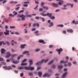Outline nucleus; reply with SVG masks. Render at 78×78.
I'll return each instance as SVG.
<instances>
[{
  "instance_id": "nucleus-47",
  "label": "nucleus",
  "mask_w": 78,
  "mask_h": 78,
  "mask_svg": "<svg viewBox=\"0 0 78 78\" xmlns=\"http://www.w3.org/2000/svg\"><path fill=\"white\" fill-rule=\"evenodd\" d=\"M7 2V0H5L3 2H2V3L3 4L5 3H6V2Z\"/></svg>"
},
{
  "instance_id": "nucleus-2",
  "label": "nucleus",
  "mask_w": 78,
  "mask_h": 78,
  "mask_svg": "<svg viewBox=\"0 0 78 78\" xmlns=\"http://www.w3.org/2000/svg\"><path fill=\"white\" fill-rule=\"evenodd\" d=\"M56 50L57 51H58V52L59 55H60V54L61 53V51H63V50L62 48L56 49Z\"/></svg>"
},
{
  "instance_id": "nucleus-13",
  "label": "nucleus",
  "mask_w": 78,
  "mask_h": 78,
  "mask_svg": "<svg viewBox=\"0 0 78 78\" xmlns=\"http://www.w3.org/2000/svg\"><path fill=\"white\" fill-rule=\"evenodd\" d=\"M38 33L39 31L38 30L34 32V34H36V36H39V34Z\"/></svg>"
},
{
  "instance_id": "nucleus-32",
  "label": "nucleus",
  "mask_w": 78,
  "mask_h": 78,
  "mask_svg": "<svg viewBox=\"0 0 78 78\" xmlns=\"http://www.w3.org/2000/svg\"><path fill=\"white\" fill-rule=\"evenodd\" d=\"M1 65L2 66V65H6V64L5 62H1Z\"/></svg>"
},
{
  "instance_id": "nucleus-55",
  "label": "nucleus",
  "mask_w": 78,
  "mask_h": 78,
  "mask_svg": "<svg viewBox=\"0 0 78 78\" xmlns=\"http://www.w3.org/2000/svg\"><path fill=\"white\" fill-rule=\"evenodd\" d=\"M49 48H52V47H53V45H50L49 46Z\"/></svg>"
},
{
  "instance_id": "nucleus-53",
  "label": "nucleus",
  "mask_w": 78,
  "mask_h": 78,
  "mask_svg": "<svg viewBox=\"0 0 78 78\" xmlns=\"http://www.w3.org/2000/svg\"><path fill=\"white\" fill-rule=\"evenodd\" d=\"M68 70V69L67 68H65L64 69V70L65 71V72H66V71H67V70Z\"/></svg>"
},
{
  "instance_id": "nucleus-11",
  "label": "nucleus",
  "mask_w": 78,
  "mask_h": 78,
  "mask_svg": "<svg viewBox=\"0 0 78 78\" xmlns=\"http://www.w3.org/2000/svg\"><path fill=\"white\" fill-rule=\"evenodd\" d=\"M6 51V50L4 49V48H2L1 50V54H3Z\"/></svg>"
},
{
  "instance_id": "nucleus-45",
  "label": "nucleus",
  "mask_w": 78,
  "mask_h": 78,
  "mask_svg": "<svg viewBox=\"0 0 78 78\" xmlns=\"http://www.w3.org/2000/svg\"><path fill=\"white\" fill-rule=\"evenodd\" d=\"M24 4H27V3L29 4V3H30V2L28 1L26 2H24Z\"/></svg>"
},
{
  "instance_id": "nucleus-5",
  "label": "nucleus",
  "mask_w": 78,
  "mask_h": 78,
  "mask_svg": "<svg viewBox=\"0 0 78 78\" xmlns=\"http://www.w3.org/2000/svg\"><path fill=\"white\" fill-rule=\"evenodd\" d=\"M11 61H12V63H13V64H16L19 63V61H14V59H13V58L11 59Z\"/></svg>"
},
{
  "instance_id": "nucleus-36",
  "label": "nucleus",
  "mask_w": 78,
  "mask_h": 78,
  "mask_svg": "<svg viewBox=\"0 0 78 78\" xmlns=\"http://www.w3.org/2000/svg\"><path fill=\"white\" fill-rule=\"evenodd\" d=\"M5 61V60H4V59H3V58H0V62H2V61Z\"/></svg>"
},
{
  "instance_id": "nucleus-26",
  "label": "nucleus",
  "mask_w": 78,
  "mask_h": 78,
  "mask_svg": "<svg viewBox=\"0 0 78 78\" xmlns=\"http://www.w3.org/2000/svg\"><path fill=\"white\" fill-rule=\"evenodd\" d=\"M68 62V61H67L66 62V61H64V60H61L60 61V63H66V62Z\"/></svg>"
},
{
  "instance_id": "nucleus-27",
  "label": "nucleus",
  "mask_w": 78,
  "mask_h": 78,
  "mask_svg": "<svg viewBox=\"0 0 78 78\" xmlns=\"http://www.w3.org/2000/svg\"><path fill=\"white\" fill-rule=\"evenodd\" d=\"M23 15H20V14H19V15H18L17 16V17H23Z\"/></svg>"
},
{
  "instance_id": "nucleus-9",
  "label": "nucleus",
  "mask_w": 78,
  "mask_h": 78,
  "mask_svg": "<svg viewBox=\"0 0 78 78\" xmlns=\"http://www.w3.org/2000/svg\"><path fill=\"white\" fill-rule=\"evenodd\" d=\"M49 75L47 73H45L43 76V77L45 78V77H49Z\"/></svg>"
},
{
  "instance_id": "nucleus-60",
  "label": "nucleus",
  "mask_w": 78,
  "mask_h": 78,
  "mask_svg": "<svg viewBox=\"0 0 78 78\" xmlns=\"http://www.w3.org/2000/svg\"><path fill=\"white\" fill-rule=\"evenodd\" d=\"M9 3L11 4H12V3H14V1H11L9 2Z\"/></svg>"
},
{
  "instance_id": "nucleus-35",
  "label": "nucleus",
  "mask_w": 78,
  "mask_h": 78,
  "mask_svg": "<svg viewBox=\"0 0 78 78\" xmlns=\"http://www.w3.org/2000/svg\"><path fill=\"white\" fill-rule=\"evenodd\" d=\"M43 8H44V9H46V10H48V8L47 7L43 6Z\"/></svg>"
},
{
  "instance_id": "nucleus-7",
  "label": "nucleus",
  "mask_w": 78,
  "mask_h": 78,
  "mask_svg": "<svg viewBox=\"0 0 78 78\" xmlns=\"http://www.w3.org/2000/svg\"><path fill=\"white\" fill-rule=\"evenodd\" d=\"M56 1H59L58 4L60 6L62 4H63V2L62 0H56Z\"/></svg>"
},
{
  "instance_id": "nucleus-46",
  "label": "nucleus",
  "mask_w": 78,
  "mask_h": 78,
  "mask_svg": "<svg viewBox=\"0 0 78 78\" xmlns=\"http://www.w3.org/2000/svg\"><path fill=\"white\" fill-rule=\"evenodd\" d=\"M27 61L26 59H24L23 61H22V63L25 62V61Z\"/></svg>"
},
{
  "instance_id": "nucleus-12",
  "label": "nucleus",
  "mask_w": 78,
  "mask_h": 78,
  "mask_svg": "<svg viewBox=\"0 0 78 78\" xmlns=\"http://www.w3.org/2000/svg\"><path fill=\"white\" fill-rule=\"evenodd\" d=\"M23 54H27V55H29L30 54H29V51H25L23 52Z\"/></svg>"
},
{
  "instance_id": "nucleus-39",
  "label": "nucleus",
  "mask_w": 78,
  "mask_h": 78,
  "mask_svg": "<svg viewBox=\"0 0 78 78\" xmlns=\"http://www.w3.org/2000/svg\"><path fill=\"white\" fill-rule=\"evenodd\" d=\"M51 19L52 20H54L55 19V17L54 16H51V17H50Z\"/></svg>"
},
{
  "instance_id": "nucleus-59",
  "label": "nucleus",
  "mask_w": 78,
  "mask_h": 78,
  "mask_svg": "<svg viewBox=\"0 0 78 78\" xmlns=\"http://www.w3.org/2000/svg\"><path fill=\"white\" fill-rule=\"evenodd\" d=\"M19 8H20V7H17V8H15V9H16V10H18Z\"/></svg>"
},
{
  "instance_id": "nucleus-50",
  "label": "nucleus",
  "mask_w": 78,
  "mask_h": 78,
  "mask_svg": "<svg viewBox=\"0 0 78 78\" xmlns=\"http://www.w3.org/2000/svg\"><path fill=\"white\" fill-rule=\"evenodd\" d=\"M39 11H43V9H42V8H40L39 9Z\"/></svg>"
},
{
  "instance_id": "nucleus-10",
  "label": "nucleus",
  "mask_w": 78,
  "mask_h": 78,
  "mask_svg": "<svg viewBox=\"0 0 78 78\" xmlns=\"http://www.w3.org/2000/svg\"><path fill=\"white\" fill-rule=\"evenodd\" d=\"M52 5L53 6H54V7H56V8H57L58 6V4H55V3H53L52 4Z\"/></svg>"
},
{
  "instance_id": "nucleus-63",
  "label": "nucleus",
  "mask_w": 78,
  "mask_h": 78,
  "mask_svg": "<svg viewBox=\"0 0 78 78\" xmlns=\"http://www.w3.org/2000/svg\"><path fill=\"white\" fill-rule=\"evenodd\" d=\"M52 67L53 68V69H55V67H56V66L55 65H52Z\"/></svg>"
},
{
  "instance_id": "nucleus-24",
  "label": "nucleus",
  "mask_w": 78,
  "mask_h": 78,
  "mask_svg": "<svg viewBox=\"0 0 78 78\" xmlns=\"http://www.w3.org/2000/svg\"><path fill=\"white\" fill-rule=\"evenodd\" d=\"M18 69H20V70H23L24 69V67H18Z\"/></svg>"
},
{
  "instance_id": "nucleus-22",
  "label": "nucleus",
  "mask_w": 78,
  "mask_h": 78,
  "mask_svg": "<svg viewBox=\"0 0 78 78\" xmlns=\"http://www.w3.org/2000/svg\"><path fill=\"white\" fill-rule=\"evenodd\" d=\"M34 69V68L33 67H29V70H33Z\"/></svg>"
},
{
  "instance_id": "nucleus-61",
  "label": "nucleus",
  "mask_w": 78,
  "mask_h": 78,
  "mask_svg": "<svg viewBox=\"0 0 78 78\" xmlns=\"http://www.w3.org/2000/svg\"><path fill=\"white\" fill-rule=\"evenodd\" d=\"M17 54H14V55H12V57H14L15 56H17Z\"/></svg>"
},
{
  "instance_id": "nucleus-38",
  "label": "nucleus",
  "mask_w": 78,
  "mask_h": 78,
  "mask_svg": "<svg viewBox=\"0 0 78 78\" xmlns=\"http://www.w3.org/2000/svg\"><path fill=\"white\" fill-rule=\"evenodd\" d=\"M28 75L29 76H32L33 75V73L30 72L28 73Z\"/></svg>"
},
{
  "instance_id": "nucleus-52",
  "label": "nucleus",
  "mask_w": 78,
  "mask_h": 78,
  "mask_svg": "<svg viewBox=\"0 0 78 78\" xmlns=\"http://www.w3.org/2000/svg\"><path fill=\"white\" fill-rule=\"evenodd\" d=\"M21 76H23V73H21L20 74Z\"/></svg>"
},
{
  "instance_id": "nucleus-30",
  "label": "nucleus",
  "mask_w": 78,
  "mask_h": 78,
  "mask_svg": "<svg viewBox=\"0 0 78 78\" xmlns=\"http://www.w3.org/2000/svg\"><path fill=\"white\" fill-rule=\"evenodd\" d=\"M63 67V66L62 65H60L58 66V69H62V68Z\"/></svg>"
},
{
  "instance_id": "nucleus-49",
  "label": "nucleus",
  "mask_w": 78,
  "mask_h": 78,
  "mask_svg": "<svg viewBox=\"0 0 78 78\" xmlns=\"http://www.w3.org/2000/svg\"><path fill=\"white\" fill-rule=\"evenodd\" d=\"M7 66H3V69H7Z\"/></svg>"
},
{
  "instance_id": "nucleus-57",
  "label": "nucleus",
  "mask_w": 78,
  "mask_h": 78,
  "mask_svg": "<svg viewBox=\"0 0 78 78\" xmlns=\"http://www.w3.org/2000/svg\"><path fill=\"white\" fill-rule=\"evenodd\" d=\"M15 34H17V35H19V33L17 32H16L15 33Z\"/></svg>"
},
{
  "instance_id": "nucleus-15",
  "label": "nucleus",
  "mask_w": 78,
  "mask_h": 78,
  "mask_svg": "<svg viewBox=\"0 0 78 78\" xmlns=\"http://www.w3.org/2000/svg\"><path fill=\"white\" fill-rule=\"evenodd\" d=\"M24 68L25 70H30V67L25 66L24 67Z\"/></svg>"
},
{
  "instance_id": "nucleus-18",
  "label": "nucleus",
  "mask_w": 78,
  "mask_h": 78,
  "mask_svg": "<svg viewBox=\"0 0 78 78\" xmlns=\"http://www.w3.org/2000/svg\"><path fill=\"white\" fill-rule=\"evenodd\" d=\"M38 74L39 76L40 77H41V76L42 75V72L39 71L38 73Z\"/></svg>"
},
{
  "instance_id": "nucleus-37",
  "label": "nucleus",
  "mask_w": 78,
  "mask_h": 78,
  "mask_svg": "<svg viewBox=\"0 0 78 78\" xmlns=\"http://www.w3.org/2000/svg\"><path fill=\"white\" fill-rule=\"evenodd\" d=\"M40 19H42V22H44L45 21V19H44V18L40 17Z\"/></svg>"
},
{
  "instance_id": "nucleus-40",
  "label": "nucleus",
  "mask_w": 78,
  "mask_h": 78,
  "mask_svg": "<svg viewBox=\"0 0 78 78\" xmlns=\"http://www.w3.org/2000/svg\"><path fill=\"white\" fill-rule=\"evenodd\" d=\"M68 65L69 66V67H70V66H72V63H71L70 62H69L68 63Z\"/></svg>"
},
{
  "instance_id": "nucleus-16",
  "label": "nucleus",
  "mask_w": 78,
  "mask_h": 78,
  "mask_svg": "<svg viewBox=\"0 0 78 78\" xmlns=\"http://www.w3.org/2000/svg\"><path fill=\"white\" fill-rule=\"evenodd\" d=\"M46 15H47V16H48V17H49L51 18V16L52 15V13L50 14L49 13H48L47 14H46Z\"/></svg>"
},
{
  "instance_id": "nucleus-4",
  "label": "nucleus",
  "mask_w": 78,
  "mask_h": 78,
  "mask_svg": "<svg viewBox=\"0 0 78 78\" xmlns=\"http://www.w3.org/2000/svg\"><path fill=\"white\" fill-rule=\"evenodd\" d=\"M10 56H11V54H10V52L8 51L6 53V55L5 56V57L7 58H9L10 57Z\"/></svg>"
},
{
  "instance_id": "nucleus-20",
  "label": "nucleus",
  "mask_w": 78,
  "mask_h": 78,
  "mask_svg": "<svg viewBox=\"0 0 78 78\" xmlns=\"http://www.w3.org/2000/svg\"><path fill=\"white\" fill-rule=\"evenodd\" d=\"M25 46H26V44H21V47L22 49L24 48H25Z\"/></svg>"
},
{
  "instance_id": "nucleus-3",
  "label": "nucleus",
  "mask_w": 78,
  "mask_h": 78,
  "mask_svg": "<svg viewBox=\"0 0 78 78\" xmlns=\"http://www.w3.org/2000/svg\"><path fill=\"white\" fill-rule=\"evenodd\" d=\"M6 32H5L4 33L5 35L6 36V35H9V30L6 29L5 30Z\"/></svg>"
},
{
  "instance_id": "nucleus-43",
  "label": "nucleus",
  "mask_w": 78,
  "mask_h": 78,
  "mask_svg": "<svg viewBox=\"0 0 78 78\" xmlns=\"http://www.w3.org/2000/svg\"><path fill=\"white\" fill-rule=\"evenodd\" d=\"M24 10H21L19 12V13H22V12H23Z\"/></svg>"
},
{
  "instance_id": "nucleus-31",
  "label": "nucleus",
  "mask_w": 78,
  "mask_h": 78,
  "mask_svg": "<svg viewBox=\"0 0 78 78\" xmlns=\"http://www.w3.org/2000/svg\"><path fill=\"white\" fill-rule=\"evenodd\" d=\"M23 56V55H21L20 56H19L18 57V60H19V59H20V58H21V57H22Z\"/></svg>"
},
{
  "instance_id": "nucleus-34",
  "label": "nucleus",
  "mask_w": 78,
  "mask_h": 78,
  "mask_svg": "<svg viewBox=\"0 0 78 78\" xmlns=\"http://www.w3.org/2000/svg\"><path fill=\"white\" fill-rule=\"evenodd\" d=\"M25 16L23 15V16H22V20H25Z\"/></svg>"
},
{
  "instance_id": "nucleus-25",
  "label": "nucleus",
  "mask_w": 78,
  "mask_h": 78,
  "mask_svg": "<svg viewBox=\"0 0 78 78\" xmlns=\"http://www.w3.org/2000/svg\"><path fill=\"white\" fill-rule=\"evenodd\" d=\"M41 15H42V16H47V14H44V12H42L40 13Z\"/></svg>"
},
{
  "instance_id": "nucleus-44",
  "label": "nucleus",
  "mask_w": 78,
  "mask_h": 78,
  "mask_svg": "<svg viewBox=\"0 0 78 78\" xmlns=\"http://www.w3.org/2000/svg\"><path fill=\"white\" fill-rule=\"evenodd\" d=\"M31 15H26V17H31Z\"/></svg>"
},
{
  "instance_id": "nucleus-28",
  "label": "nucleus",
  "mask_w": 78,
  "mask_h": 78,
  "mask_svg": "<svg viewBox=\"0 0 78 78\" xmlns=\"http://www.w3.org/2000/svg\"><path fill=\"white\" fill-rule=\"evenodd\" d=\"M53 61H54V60H52L51 61L49 62V63H48V65H50V64H51L52 63H53Z\"/></svg>"
},
{
  "instance_id": "nucleus-41",
  "label": "nucleus",
  "mask_w": 78,
  "mask_h": 78,
  "mask_svg": "<svg viewBox=\"0 0 78 78\" xmlns=\"http://www.w3.org/2000/svg\"><path fill=\"white\" fill-rule=\"evenodd\" d=\"M9 16L10 17H14V15H12L11 14H9Z\"/></svg>"
},
{
  "instance_id": "nucleus-42",
  "label": "nucleus",
  "mask_w": 78,
  "mask_h": 78,
  "mask_svg": "<svg viewBox=\"0 0 78 78\" xmlns=\"http://www.w3.org/2000/svg\"><path fill=\"white\" fill-rule=\"evenodd\" d=\"M6 43L8 45H10V43L8 41H6Z\"/></svg>"
},
{
  "instance_id": "nucleus-54",
  "label": "nucleus",
  "mask_w": 78,
  "mask_h": 78,
  "mask_svg": "<svg viewBox=\"0 0 78 78\" xmlns=\"http://www.w3.org/2000/svg\"><path fill=\"white\" fill-rule=\"evenodd\" d=\"M12 67H13V68H16V67L15 66V65H12Z\"/></svg>"
},
{
  "instance_id": "nucleus-17",
  "label": "nucleus",
  "mask_w": 78,
  "mask_h": 78,
  "mask_svg": "<svg viewBox=\"0 0 78 78\" xmlns=\"http://www.w3.org/2000/svg\"><path fill=\"white\" fill-rule=\"evenodd\" d=\"M50 26H49V27H53V22H50L49 23Z\"/></svg>"
},
{
  "instance_id": "nucleus-1",
  "label": "nucleus",
  "mask_w": 78,
  "mask_h": 78,
  "mask_svg": "<svg viewBox=\"0 0 78 78\" xmlns=\"http://www.w3.org/2000/svg\"><path fill=\"white\" fill-rule=\"evenodd\" d=\"M49 60V59L48 58L46 60H45L44 59H42L40 62H37L36 64V66H37L38 65H39L40 64H42L44 62L45 63L47 62Z\"/></svg>"
},
{
  "instance_id": "nucleus-8",
  "label": "nucleus",
  "mask_w": 78,
  "mask_h": 78,
  "mask_svg": "<svg viewBox=\"0 0 78 78\" xmlns=\"http://www.w3.org/2000/svg\"><path fill=\"white\" fill-rule=\"evenodd\" d=\"M66 31L68 33H72L73 32V30L72 29H67L66 30Z\"/></svg>"
},
{
  "instance_id": "nucleus-29",
  "label": "nucleus",
  "mask_w": 78,
  "mask_h": 78,
  "mask_svg": "<svg viewBox=\"0 0 78 78\" xmlns=\"http://www.w3.org/2000/svg\"><path fill=\"white\" fill-rule=\"evenodd\" d=\"M7 70H9L10 69H12V68L10 66H8L7 67Z\"/></svg>"
},
{
  "instance_id": "nucleus-19",
  "label": "nucleus",
  "mask_w": 78,
  "mask_h": 78,
  "mask_svg": "<svg viewBox=\"0 0 78 78\" xmlns=\"http://www.w3.org/2000/svg\"><path fill=\"white\" fill-rule=\"evenodd\" d=\"M29 62L30 63V65H33V60H29Z\"/></svg>"
},
{
  "instance_id": "nucleus-62",
  "label": "nucleus",
  "mask_w": 78,
  "mask_h": 78,
  "mask_svg": "<svg viewBox=\"0 0 78 78\" xmlns=\"http://www.w3.org/2000/svg\"><path fill=\"white\" fill-rule=\"evenodd\" d=\"M35 18L36 19H37V20H38V19H39V17H35Z\"/></svg>"
},
{
  "instance_id": "nucleus-6",
  "label": "nucleus",
  "mask_w": 78,
  "mask_h": 78,
  "mask_svg": "<svg viewBox=\"0 0 78 78\" xmlns=\"http://www.w3.org/2000/svg\"><path fill=\"white\" fill-rule=\"evenodd\" d=\"M68 5H69V6H71V8H72V7H73V4H71L70 3H67L66 5H64L63 6V7H66V6H68Z\"/></svg>"
},
{
  "instance_id": "nucleus-64",
  "label": "nucleus",
  "mask_w": 78,
  "mask_h": 78,
  "mask_svg": "<svg viewBox=\"0 0 78 78\" xmlns=\"http://www.w3.org/2000/svg\"><path fill=\"white\" fill-rule=\"evenodd\" d=\"M41 5L42 6H43V5H44V2H41Z\"/></svg>"
},
{
  "instance_id": "nucleus-51",
  "label": "nucleus",
  "mask_w": 78,
  "mask_h": 78,
  "mask_svg": "<svg viewBox=\"0 0 78 78\" xmlns=\"http://www.w3.org/2000/svg\"><path fill=\"white\" fill-rule=\"evenodd\" d=\"M12 42H14V43L15 44H17V42H16V41H14V40H12Z\"/></svg>"
},
{
  "instance_id": "nucleus-21",
  "label": "nucleus",
  "mask_w": 78,
  "mask_h": 78,
  "mask_svg": "<svg viewBox=\"0 0 78 78\" xmlns=\"http://www.w3.org/2000/svg\"><path fill=\"white\" fill-rule=\"evenodd\" d=\"M40 43H42L43 44H45V42L43 40H40L39 41Z\"/></svg>"
},
{
  "instance_id": "nucleus-23",
  "label": "nucleus",
  "mask_w": 78,
  "mask_h": 78,
  "mask_svg": "<svg viewBox=\"0 0 78 78\" xmlns=\"http://www.w3.org/2000/svg\"><path fill=\"white\" fill-rule=\"evenodd\" d=\"M57 27H64V25L62 24H61V25H57Z\"/></svg>"
},
{
  "instance_id": "nucleus-48",
  "label": "nucleus",
  "mask_w": 78,
  "mask_h": 78,
  "mask_svg": "<svg viewBox=\"0 0 78 78\" xmlns=\"http://www.w3.org/2000/svg\"><path fill=\"white\" fill-rule=\"evenodd\" d=\"M10 28L11 29H13V28H16V27L14 26H10Z\"/></svg>"
},
{
  "instance_id": "nucleus-33",
  "label": "nucleus",
  "mask_w": 78,
  "mask_h": 78,
  "mask_svg": "<svg viewBox=\"0 0 78 78\" xmlns=\"http://www.w3.org/2000/svg\"><path fill=\"white\" fill-rule=\"evenodd\" d=\"M21 66H27V63H22L21 64Z\"/></svg>"
},
{
  "instance_id": "nucleus-14",
  "label": "nucleus",
  "mask_w": 78,
  "mask_h": 78,
  "mask_svg": "<svg viewBox=\"0 0 78 78\" xmlns=\"http://www.w3.org/2000/svg\"><path fill=\"white\" fill-rule=\"evenodd\" d=\"M67 72H66L64 73L63 75H62V78H64L65 77V76H67Z\"/></svg>"
},
{
  "instance_id": "nucleus-56",
  "label": "nucleus",
  "mask_w": 78,
  "mask_h": 78,
  "mask_svg": "<svg viewBox=\"0 0 78 78\" xmlns=\"http://www.w3.org/2000/svg\"><path fill=\"white\" fill-rule=\"evenodd\" d=\"M63 34H66V30H63Z\"/></svg>"
},
{
  "instance_id": "nucleus-58",
  "label": "nucleus",
  "mask_w": 78,
  "mask_h": 78,
  "mask_svg": "<svg viewBox=\"0 0 78 78\" xmlns=\"http://www.w3.org/2000/svg\"><path fill=\"white\" fill-rule=\"evenodd\" d=\"M23 6H24V7H27V6H28V4L24 5Z\"/></svg>"
}]
</instances>
